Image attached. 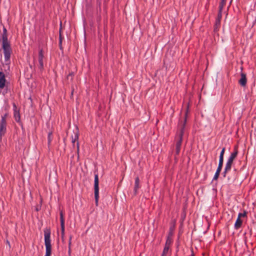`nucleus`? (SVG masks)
Returning a JSON list of instances; mask_svg holds the SVG:
<instances>
[{"label": "nucleus", "instance_id": "obj_2", "mask_svg": "<svg viewBox=\"0 0 256 256\" xmlns=\"http://www.w3.org/2000/svg\"><path fill=\"white\" fill-rule=\"evenodd\" d=\"M187 113H188V110H186V112L185 113V118H184V124L182 126L180 133L176 138V155H178L180 154V152L181 146H182V136H183V134H184V128L185 123L186 122Z\"/></svg>", "mask_w": 256, "mask_h": 256}, {"label": "nucleus", "instance_id": "obj_8", "mask_svg": "<svg viewBox=\"0 0 256 256\" xmlns=\"http://www.w3.org/2000/svg\"><path fill=\"white\" fill-rule=\"evenodd\" d=\"M43 58H44V54L42 50H40L38 53V62L40 64V69L43 68H44V62H43Z\"/></svg>", "mask_w": 256, "mask_h": 256}, {"label": "nucleus", "instance_id": "obj_7", "mask_svg": "<svg viewBox=\"0 0 256 256\" xmlns=\"http://www.w3.org/2000/svg\"><path fill=\"white\" fill-rule=\"evenodd\" d=\"M240 78L238 80V82L242 86H244L246 85L247 82L246 74L242 72L240 74Z\"/></svg>", "mask_w": 256, "mask_h": 256}, {"label": "nucleus", "instance_id": "obj_4", "mask_svg": "<svg viewBox=\"0 0 256 256\" xmlns=\"http://www.w3.org/2000/svg\"><path fill=\"white\" fill-rule=\"evenodd\" d=\"M98 174H94V193L96 204L97 205L99 198V187H98Z\"/></svg>", "mask_w": 256, "mask_h": 256}, {"label": "nucleus", "instance_id": "obj_28", "mask_svg": "<svg viewBox=\"0 0 256 256\" xmlns=\"http://www.w3.org/2000/svg\"><path fill=\"white\" fill-rule=\"evenodd\" d=\"M70 240H71V238H70L69 244H70Z\"/></svg>", "mask_w": 256, "mask_h": 256}, {"label": "nucleus", "instance_id": "obj_20", "mask_svg": "<svg viewBox=\"0 0 256 256\" xmlns=\"http://www.w3.org/2000/svg\"><path fill=\"white\" fill-rule=\"evenodd\" d=\"M14 116L16 119V104L13 103Z\"/></svg>", "mask_w": 256, "mask_h": 256}, {"label": "nucleus", "instance_id": "obj_18", "mask_svg": "<svg viewBox=\"0 0 256 256\" xmlns=\"http://www.w3.org/2000/svg\"><path fill=\"white\" fill-rule=\"evenodd\" d=\"M223 162H224V158L222 157H220L219 159V163L218 166L222 168L223 166Z\"/></svg>", "mask_w": 256, "mask_h": 256}, {"label": "nucleus", "instance_id": "obj_1", "mask_svg": "<svg viewBox=\"0 0 256 256\" xmlns=\"http://www.w3.org/2000/svg\"><path fill=\"white\" fill-rule=\"evenodd\" d=\"M44 244L46 246V254L44 256H50L52 252L50 230L46 229L44 230Z\"/></svg>", "mask_w": 256, "mask_h": 256}, {"label": "nucleus", "instance_id": "obj_10", "mask_svg": "<svg viewBox=\"0 0 256 256\" xmlns=\"http://www.w3.org/2000/svg\"><path fill=\"white\" fill-rule=\"evenodd\" d=\"M60 226L62 229V234L63 236L64 232V214L62 212H60Z\"/></svg>", "mask_w": 256, "mask_h": 256}, {"label": "nucleus", "instance_id": "obj_23", "mask_svg": "<svg viewBox=\"0 0 256 256\" xmlns=\"http://www.w3.org/2000/svg\"><path fill=\"white\" fill-rule=\"evenodd\" d=\"M62 38L61 36V34H60V42H59V44L60 46L62 44Z\"/></svg>", "mask_w": 256, "mask_h": 256}, {"label": "nucleus", "instance_id": "obj_21", "mask_svg": "<svg viewBox=\"0 0 256 256\" xmlns=\"http://www.w3.org/2000/svg\"><path fill=\"white\" fill-rule=\"evenodd\" d=\"M224 152H225V148H222V151H221V152L220 153V157L224 158Z\"/></svg>", "mask_w": 256, "mask_h": 256}, {"label": "nucleus", "instance_id": "obj_27", "mask_svg": "<svg viewBox=\"0 0 256 256\" xmlns=\"http://www.w3.org/2000/svg\"><path fill=\"white\" fill-rule=\"evenodd\" d=\"M77 148H78V151L79 150V146H78V142L77 143Z\"/></svg>", "mask_w": 256, "mask_h": 256}, {"label": "nucleus", "instance_id": "obj_19", "mask_svg": "<svg viewBox=\"0 0 256 256\" xmlns=\"http://www.w3.org/2000/svg\"><path fill=\"white\" fill-rule=\"evenodd\" d=\"M4 36H6V38H8L7 36V34H6V28H4H4H3V33L2 34V42H4Z\"/></svg>", "mask_w": 256, "mask_h": 256}, {"label": "nucleus", "instance_id": "obj_26", "mask_svg": "<svg viewBox=\"0 0 256 256\" xmlns=\"http://www.w3.org/2000/svg\"><path fill=\"white\" fill-rule=\"evenodd\" d=\"M218 17H220V18H221V17H222V14H221V12H219V14H218Z\"/></svg>", "mask_w": 256, "mask_h": 256}, {"label": "nucleus", "instance_id": "obj_6", "mask_svg": "<svg viewBox=\"0 0 256 256\" xmlns=\"http://www.w3.org/2000/svg\"><path fill=\"white\" fill-rule=\"evenodd\" d=\"M246 212H244L243 213H239L238 214V218L236 220V222L234 224V228L236 229H238L242 226V220H241V218L246 216Z\"/></svg>", "mask_w": 256, "mask_h": 256}, {"label": "nucleus", "instance_id": "obj_22", "mask_svg": "<svg viewBox=\"0 0 256 256\" xmlns=\"http://www.w3.org/2000/svg\"><path fill=\"white\" fill-rule=\"evenodd\" d=\"M224 5V4L223 2H222L219 6V9H220L219 11L220 12H222V10L223 8Z\"/></svg>", "mask_w": 256, "mask_h": 256}, {"label": "nucleus", "instance_id": "obj_15", "mask_svg": "<svg viewBox=\"0 0 256 256\" xmlns=\"http://www.w3.org/2000/svg\"><path fill=\"white\" fill-rule=\"evenodd\" d=\"M78 132H76L74 134V136H72V142L74 144V142L78 140Z\"/></svg>", "mask_w": 256, "mask_h": 256}, {"label": "nucleus", "instance_id": "obj_9", "mask_svg": "<svg viewBox=\"0 0 256 256\" xmlns=\"http://www.w3.org/2000/svg\"><path fill=\"white\" fill-rule=\"evenodd\" d=\"M232 162H233L228 160V161L225 166L224 170L223 172L224 176H226V172H229L231 170Z\"/></svg>", "mask_w": 256, "mask_h": 256}, {"label": "nucleus", "instance_id": "obj_29", "mask_svg": "<svg viewBox=\"0 0 256 256\" xmlns=\"http://www.w3.org/2000/svg\"><path fill=\"white\" fill-rule=\"evenodd\" d=\"M50 134H48V136H49V137L50 136Z\"/></svg>", "mask_w": 256, "mask_h": 256}, {"label": "nucleus", "instance_id": "obj_13", "mask_svg": "<svg viewBox=\"0 0 256 256\" xmlns=\"http://www.w3.org/2000/svg\"><path fill=\"white\" fill-rule=\"evenodd\" d=\"M222 168H221V167H219V166L218 167L216 171L215 174L214 176L213 180H218V178L219 176L220 172L222 170Z\"/></svg>", "mask_w": 256, "mask_h": 256}, {"label": "nucleus", "instance_id": "obj_12", "mask_svg": "<svg viewBox=\"0 0 256 256\" xmlns=\"http://www.w3.org/2000/svg\"><path fill=\"white\" fill-rule=\"evenodd\" d=\"M140 188V180L138 177L136 178L135 180V184H134V194H136L137 190Z\"/></svg>", "mask_w": 256, "mask_h": 256}, {"label": "nucleus", "instance_id": "obj_14", "mask_svg": "<svg viewBox=\"0 0 256 256\" xmlns=\"http://www.w3.org/2000/svg\"><path fill=\"white\" fill-rule=\"evenodd\" d=\"M237 154H238V152L237 150H236L235 152H232L231 154H230V157L228 158V160H230V161H232L233 162L234 160L236 158V157L237 156Z\"/></svg>", "mask_w": 256, "mask_h": 256}, {"label": "nucleus", "instance_id": "obj_3", "mask_svg": "<svg viewBox=\"0 0 256 256\" xmlns=\"http://www.w3.org/2000/svg\"><path fill=\"white\" fill-rule=\"evenodd\" d=\"M2 48L4 50V59L6 61L10 60L12 52L10 43L8 42V38L4 37V42H2Z\"/></svg>", "mask_w": 256, "mask_h": 256}, {"label": "nucleus", "instance_id": "obj_17", "mask_svg": "<svg viewBox=\"0 0 256 256\" xmlns=\"http://www.w3.org/2000/svg\"><path fill=\"white\" fill-rule=\"evenodd\" d=\"M170 248V246H165L164 248L162 253L164 254H170V252H169Z\"/></svg>", "mask_w": 256, "mask_h": 256}, {"label": "nucleus", "instance_id": "obj_11", "mask_svg": "<svg viewBox=\"0 0 256 256\" xmlns=\"http://www.w3.org/2000/svg\"><path fill=\"white\" fill-rule=\"evenodd\" d=\"M6 79L4 74L0 72V88H3L5 86Z\"/></svg>", "mask_w": 256, "mask_h": 256}, {"label": "nucleus", "instance_id": "obj_5", "mask_svg": "<svg viewBox=\"0 0 256 256\" xmlns=\"http://www.w3.org/2000/svg\"><path fill=\"white\" fill-rule=\"evenodd\" d=\"M7 114H6L4 116H2V120L0 122V142L2 141V136L4 135L6 132V117Z\"/></svg>", "mask_w": 256, "mask_h": 256}, {"label": "nucleus", "instance_id": "obj_24", "mask_svg": "<svg viewBox=\"0 0 256 256\" xmlns=\"http://www.w3.org/2000/svg\"><path fill=\"white\" fill-rule=\"evenodd\" d=\"M162 256H170V254H166L162 253Z\"/></svg>", "mask_w": 256, "mask_h": 256}, {"label": "nucleus", "instance_id": "obj_16", "mask_svg": "<svg viewBox=\"0 0 256 256\" xmlns=\"http://www.w3.org/2000/svg\"><path fill=\"white\" fill-rule=\"evenodd\" d=\"M172 243V240L170 236H168L167 238L165 246L170 247Z\"/></svg>", "mask_w": 256, "mask_h": 256}, {"label": "nucleus", "instance_id": "obj_25", "mask_svg": "<svg viewBox=\"0 0 256 256\" xmlns=\"http://www.w3.org/2000/svg\"><path fill=\"white\" fill-rule=\"evenodd\" d=\"M6 244L8 245L9 247L10 248V242L8 240H6Z\"/></svg>", "mask_w": 256, "mask_h": 256}]
</instances>
